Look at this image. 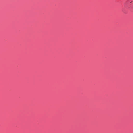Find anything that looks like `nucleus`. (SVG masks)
<instances>
[{
    "label": "nucleus",
    "instance_id": "1",
    "mask_svg": "<svg viewBox=\"0 0 133 133\" xmlns=\"http://www.w3.org/2000/svg\"><path fill=\"white\" fill-rule=\"evenodd\" d=\"M132 2H130V3H131Z\"/></svg>",
    "mask_w": 133,
    "mask_h": 133
}]
</instances>
